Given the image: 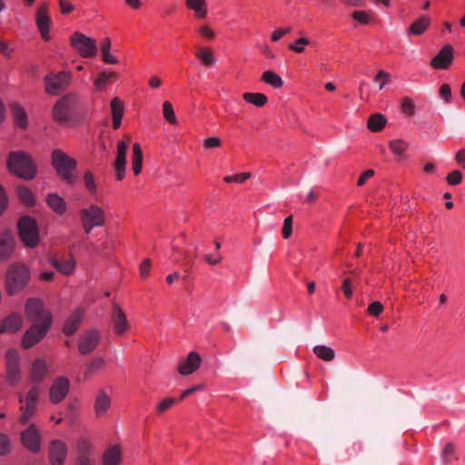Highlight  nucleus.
I'll return each mask as SVG.
<instances>
[{"instance_id":"f257e3e1","label":"nucleus","mask_w":465,"mask_h":465,"mask_svg":"<svg viewBox=\"0 0 465 465\" xmlns=\"http://www.w3.org/2000/svg\"><path fill=\"white\" fill-rule=\"evenodd\" d=\"M6 166L11 173L25 180H33L37 174V166L33 157L22 150L8 154Z\"/></svg>"},{"instance_id":"f03ea898","label":"nucleus","mask_w":465,"mask_h":465,"mask_svg":"<svg viewBox=\"0 0 465 465\" xmlns=\"http://www.w3.org/2000/svg\"><path fill=\"white\" fill-rule=\"evenodd\" d=\"M30 280L29 267L24 263H12L5 274V289L9 295L21 292Z\"/></svg>"},{"instance_id":"7ed1b4c3","label":"nucleus","mask_w":465,"mask_h":465,"mask_svg":"<svg viewBox=\"0 0 465 465\" xmlns=\"http://www.w3.org/2000/svg\"><path fill=\"white\" fill-rule=\"evenodd\" d=\"M51 164L57 175L64 181L74 183L75 182L74 170L76 161L61 149H54L51 153Z\"/></svg>"},{"instance_id":"20e7f679","label":"nucleus","mask_w":465,"mask_h":465,"mask_svg":"<svg viewBox=\"0 0 465 465\" xmlns=\"http://www.w3.org/2000/svg\"><path fill=\"white\" fill-rule=\"evenodd\" d=\"M79 217L82 227L87 233L95 228L104 226L106 223L104 209L95 203H90L82 208L79 212Z\"/></svg>"},{"instance_id":"39448f33","label":"nucleus","mask_w":465,"mask_h":465,"mask_svg":"<svg viewBox=\"0 0 465 465\" xmlns=\"http://www.w3.org/2000/svg\"><path fill=\"white\" fill-rule=\"evenodd\" d=\"M40 396L41 389L37 386H33L24 396L21 395L19 397V401L22 403L20 406L21 416L19 419L21 423H28L35 415Z\"/></svg>"},{"instance_id":"423d86ee","label":"nucleus","mask_w":465,"mask_h":465,"mask_svg":"<svg viewBox=\"0 0 465 465\" xmlns=\"http://www.w3.org/2000/svg\"><path fill=\"white\" fill-rule=\"evenodd\" d=\"M25 316L34 323L51 325L52 316L44 308V302L39 298H30L25 306Z\"/></svg>"},{"instance_id":"0eeeda50","label":"nucleus","mask_w":465,"mask_h":465,"mask_svg":"<svg viewBox=\"0 0 465 465\" xmlns=\"http://www.w3.org/2000/svg\"><path fill=\"white\" fill-rule=\"evenodd\" d=\"M18 231L22 242L26 247L34 248L39 242V232L35 220L24 216L18 223Z\"/></svg>"},{"instance_id":"6e6552de","label":"nucleus","mask_w":465,"mask_h":465,"mask_svg":"<svg viewBox=\"0 0 465 465\" xmlns=\"http://www.w3.org/2000/svg\"><path fill=\"white\" fill-rule=\"evenodd\" d=\"M72 81V74L68 71L52 73L44 78L45 92L50 95H58L65 90Z\"/></svg>"},{"instance_id":"1a4fd4ad","label":"nucleus","mask_w":465,"mask_h":465,"mask_svg":"<svg viewBox=\"0 0 465 465\" xmlns=\"http://www.w3.org/2000/svg\"><path fill=\"white\" fill-rule=\"evenodd\" d=\"M70 43L84 58H93L97 54L98 48L95 40L84 34L79 32L73 34Z\"/></svg>"},{"instance_id":"9d476101","label":"nucleus","mask_w":465,"mask_h":465,"mask_svg":"<svg viewBox=\"0 0 465 465\" xmlns=\"http://www.w3.org/2000/svg\"><path fill=\"white\" fill-rule=\"evenodd\" d=\"M21 357L15 349H10L5 354L6 362V381L11 386L17 385L22 379V370L20 367Z\"/></svg>"},{"instance_id":"9b49d317","label":"nucleus","mask_w":465,"mask_h":465,"mask_svg":"<svg viewBox=\"0 0 465 465\" xmlns=\"http://www.w3.org/2000/svg\"><path fill=\"white\" fill-rule=\"evenodd\" d=\"M51 325L34 323L24 334L21 345L29 349L37 344L46 334Z\"/></svg>"},{"instance_id":"f8f14e48","label":"nucleus","mask_w":465,"mask_h":465,"mask_svg":"<svg viewBox=\"0 0 465 465\" xmlns=\"http://www.w3.org/2000/svg\"><path fill=\"white\" fill-rule=\"evenodd\" d=\"M70 390V381L64 377L61 376L54 380L49 388V400L54 404L62 402L67 396Z\"/></svg>"},{"instance_id":"ddd939ff","label":"nucleus","mask_w":465,"mask_h":465,"mask_svg":"<svg viewBox=\"0 0 465 465\" xmlns=\"http://www.w3.org/2000/svg\"><path fill=\"white\" fill-rule=\"evenodd\" d=\"M68 454L66 443L61 440H51L48 446V459L51 465H64Z\"/></svg>"},{"instance_id":"4468645a","label":"nucleus","mask_w":465,"mask_h":465,"mask_svg":"<svg viewBox=\"0 0 465 465\" xmlns=\"http://www.w3.org/2000/svg\"><path fill=\"white\" fill-rule=\"evenodd\" d=\"M35 23L41 37L45 41H49L51 39L50 26L52 25V19L45 5L37 7L35 14Z\"/></svg>"},{"instance_id":"2eb2a0df","label":"nucleus","mask_w":465,"mask_h":465,"mask_svg":"<svg viewBox=\"0 0 465 465\" xmlns=\"http://www.w3.org/2000/svg\"><path fill=\"white\" fill-rule=\"evenodd\" d=\"M202 364V357L196 351H191L183 358L177 366L178 372L183 376H188L195 372Z\"/></svg>"},{"instance_id":"dca6fc26","label":"nucleus","mask_w":465,"mask_h":465,"mask_svg":"<svg viewBox=\"0 0 465 465\" xmlns=\"http://www.w3.org/2000/svg\"><path fill=\"white\" fill-rule=\"evenodd\" d=\"M130 138L127 137V141H119L116 148V157L114 161V170L117 180L121 181L125 176L126 171V153L128 148V143Z\"/></svg>"},{"instance_id":"f3484780","label":"nucleus","mask_w":465,"mask_h":465,"mask_svg":"<svg viewBox=\"0 0 465 465\" xmlns=\"http://www.w3.org/2000/svg\"><path fill=\"white\" fill-rule=\"evenodd\" d=\"M23 445L32 452L40 450V431L35 424H31L26 430L21 432Z\"/></svg>"},{"instance_id":"a211bd4d","label":"nucleus","mask_w":465,"mask_h":465,"mask_svg":"<svg viewBox=\"0 0 465 465\" xmlns=\"http://www.w3.org/2000/svg\"><path fill=\"white\" fill-rule=\"evenodd\" d=\"M75 98L76 96L74 94L64 95L55 103L53 110L55 122L64 123L68 120L69 108Z\"/></svg>"},{"instance_id":"6ab92c4d","label":"nucleus","mask_w":465,"mask_h":465,"mask_svg":"<svg viewBox=\"0 0 465 465\" xmlns=\"http://www.w3.org/2000/svg\"><path fill=\"white\" fill-rule=\"evenodd\" d=\"M101 339L100 332L96 330H90L85 331L79 342L78 349L82 354L90 353L99 343Z\"/></svg>"},{"instance_id":"aec40b11","label":"nucleus","mask_w":465,"mask_h":465,"mask_svg":"<svg viewBox=\"0 0 465 465\" xmlns=\"http://www.w3.org/2000/svg\"><path fill=\"white\" fill-rule=\"evenodd\" d=\"M453 48L450 45H444L431 60L430 65L435 69H447L453 61Z\"/></svg>"},{"instance_id":"412c9836","label":"nucleus","mask_w":465,"mask_h":465,"mask_svg":"<svg viewBox=\"0 0 465 465\" xmlns=\"http://www.w3.org/2000/svg\"><path fill=\"white\" fill-rule=\"evenodd\" d=\"M48 372V363L45 359H35L31 366L29 371V380L34 384H38L44 381Z\"/></svg>"},{"instance_id":"4be33fe9","label":"nucleus","mask_w":465,"mask_h":465,"mask_svg":"<svg viewBox=\"0 0 465 465\" xmlns=\"http://www.w3.org/2000/svg\"><path fill=\"white\" fill-rule=\"evenodd\" d=\"M123 460V448L119 444L109 445L102 454V465H120Z\"/></svg>"},{"instance_id":"5701e85b","label":"nucleus","mask_w":465,"mask_h":465,"mask_svg":"<svg viewBox=\"0 0 465 465\" xmlns=\"http://www.w3.org/2000/svg\"><path fill=\"white\" fill-rule=\"evenodd\" d=\"M112 406L111 396L104 391L97 393L94 402V412L97 417H104Z\"/></svg>"},{"instance_id":"b1692460","label":"nucleus","mask_w":465,"mask_h":465,"mask_svg":"<svg viewBox=\"0 0 465 465\" xmlns=\"http://www.w3.org/2000/svg\"><path fill=\"white\" fill-rule=\"evenodd\" d=\"M74 450L76 456L85 455L94 459L95 453V447L92 440L86 436H80L76 439L74 443Z\"/></svg>"},{"instance_id":"393cba45","label":"nucleus","mask_w":465,"mask_h":465,"mask_svg":"<svg viewBox=\"0 0 465 465\" xmlns=\"http://www.w3.org/2000/svg\"><path fill=\"white\" fill-rule=\"evenodd\" d=\"M186 8L194 14L199 20L204 19L209 14L207 0H184Z\"/></svg>"},{"instance_id":"a878e982","label":"nucleus","mask_w":465,"mask_h":465,"mask_svg":"<svg viewBox=\"0 0 465 465\" xmlns=\"http://www.w3.org/2000/svg\"><path fill=\"white\" fill-rule=\"evenodd\" d=\"M23 319L20 314H11L0 323V332L13 333L20 330Z\"/></svg>"},{"instance_id":"bb28decb","label":"nucleus","mask_w":465,"mask_h":465,"mask_svg":"<svg viewBox=\"0 0 465 465\" xmlns=\"http://www.w3.org/2000/svg\"><path fill=\"white\" fill-rule=\"evenodd\" d=\"M113 323L114 331L118 334H124L129 329V322L127 321L126 315L124 312L118 306H115L114 309Z\"/></svg>"},{"instance_id":"cd10ccee","label":"nucleus","mask_w":465,"mask_h":465,"mask_svg":"<svg viewBox=\"0 0 465 465\" xmlns=\"http://www.w3.org/2000/svg\"><path fill=\"white\" fill-rule=\"evenodd\" d=\"M15 249V241L12 234L5 232L0 237V259L7 260Z\"/></svg>"},{"instance_id":"c85d7f7f","label":"nucleus","mask_w":465,"mask_h":465,"mask_svg":"<svg viewBox=\"0 0 465 465\" xmlns=\"http://www.w3.org/2000/svg\"><path fill=\"white\" fill-rule=\"evenodd\" d=\"M110 107L113 118V128L118 129L121 125V122L124 113V103L118 97H114L111 101Z\"/></svg>"},{"instance_id":"c756f323","label":"nucleus","mask_w":465,"mask_h":465,"mask_svg":"<svg viewBox=\"0 0 465 465\" xmlns=\"http://www.w3.org/2000/svg\"><path fill=\"white\" fill-rule=\"evenodd\" d=\"M46 203L52 211L58 215H63L66 211L67 206L64 199L55 193H49L46 196Z\"/></svg>"},{"instance_id":"7c9ffc66","label":"nucleus","mask_w":465,"mask_h":465,"mask_svg":"<svg viewBox=\"0 0 465 465\" xmlns=\"http://www.w3.org/2000/svg\"><path fill=\"white\" fill-rule=\"evenodd\" d=\"M83 317L84 312L82 310L74 311L65 321L64 332L67 335H72L78 329Z\"/></svg>"},{"instance_id":"2f4dec72","label":"nucleus","mask_w":465,"mask_h":465,"mask_svg":"<svg viewBox=\"0 0 465 465\" xmlns=\"http://www.w3.org/2000/svg\"><path fill=\"white\" fill-rule=\"evenodd\" d=\"M11 111L15 124L25 129L28 125V116L24 107L20 104L15 103L11 105Z\"/></svg>"},{"instance_id":"473e14b6","label":"nucleus","mask_w":465,"mask_h":465,"mask_svg":"<svg viewBox=\"0 0 465 465\" xmlns=\"http://www.w3.org/2000/svg\"><path fill=\"white\" fill-rule=\"evenodd\" d=\"M132 170L135 175L141 173L143 163V154L141 145L137 143L132 146Z\"/></svg>"},{"instance_id":"72a5a7b5","label":"nucleus","mask_w":465,"mask_h":465,"mask_svg":"<svg viewBox=\"0 0 465 465\" xmlns=\"http://www.w3.org/2000/svg\"><path fill=\"white\" fill-rule=\"evenodd\" d=\"M387 118L380 113L371 114L367 121V128L372 133L381 132L387 124Z\"/></svg>"},{"instance_id":"f704fd0d","label":"nucleus","mask_w":465,"mask_h":465,"mask_svg":"<svg viewBox=\"0 0 465 465\" xmlns=\"http://www.w3.org/2000/svg\"><path fill=\"white\" fill-rule=\"evenodd\" d=\"M115 76V73L109 70H104L98 74L94 81V85L96 91L103 92L105 90L106 85Z\"/></svg>"},{"instance_id":"c9c22d12","label":"nucleus","mask_w":465,"mask_h":465,"mask_svg":"<svg viewBox=\"0 0 465 465\" xmlns=\"http://www.w3.org/2000/svg\"><path fill=\"white\" fill-rule=\"evenodd\" d=\"M51 264L61 273L64 275H71L75 269V260L70 258L64 261L52 260Z\"/></svg>"},{"instance_id":"e433bc0d","label":"nucleus","mask_w":465,"mask_h":465,"mask_svg":"<svg viewBox=\"0 0 465 465\" xmlns=\"http://www.w3.org/2000/svg\"><path fill=\"white\" fill-rule=\"evenodd\" d=\"M262 81L275 89L282 88L284 84L282 78L272 70L264 71L262 74Z\"/></svg>"},{"instance_id":"4c0bfd02","label":"nucleus","mask_w":465,"mask_h":465,"mask_svg":"<svg viewBox=\"0 0 465 465\" xmlns=\"http://www.w3.org/2000/svg\"><path fill=\"white\" fill-rule=\"evenodd\" d=\"M430 18L422 15L416 19L409 27L408 34L414 35H422L430 25Z\"/></svg>"},{"instance_id":"58836bf2","label":"nucleus","mask_w":465,"mask_h":465,"mask_svg":"<svg viewBox=\"0 0 465 465\" xmlns=\"http://www.w3.org/2000/svg\"><path fill=\"white\" fill-rule=\"evenodd\" d=\"M314 354L324 361H331L335 359L336 353L334 350L326 345H316L313 347Z\"/></svg>"},{"instance_id":"ea45409f","label":"nucleus","mask_w":465,"mask_h":465,"mask_svg":"<svg viewBox=\"0 0 465 465\" xmlns=\"http://www.w3.org/2000/svg\"><path fill=\"white\" fill-rule=\"evenodd\" d=\"M242 97L245 102L257 107H262L268 102L267 96L261 93H245Z\"/></svg>"},{"instance_id":"a19ab883","label":"nucleus","mask_w":465,"mask_h":465,"mask_svg":"<svg viewBox=\"0 0 465 465\" xmlns=\"http://www.w3.org/2000/svg\"><path fill=\"white\" fill-rule=\"evenodd\" d=\"M196 56L200 60L201 64L204 65L211 66L216 63L213 52L208 48H200L196 53Z\"/></svg>"},{"instance_id":"79ce46f5","label":"nucleus","mask_w":465,"mask_h":465,"mask_svg":"<svg viewBox=\"0 0 465 465\" xmlns=\"http://www.w3.org/2000/svg\"><path fill=\"white\" fill-rule=\"evenodd\" d=\"M20 200L28 206L35 204V196L32 191L26 186H18L16 189Z\"/></svg>"},{"instance_id":"37998d69","label":"nucleus","mask_w":465,"mask_h":465,"mask_svg":"<svg viewBox=\"0 0 465 465\" xmlns=\"http://www.w3.org/2000/svg\"><path fill=\"white\" fill-rule=\"evenodd\" d=\"M389 147L394 154L402 157L409 147V143L402 139H396L389 143Z\"/></svg>"},{"instance_id":"c03bdc74","label":"nucleus","mask_w":465,"mask_h":465,"mask_svg":"<svg viewBox=\"0 0 465 465\" xmlns=\"http://www.w3.org/2000/svg\"><path fill=\"white\" fill-rule=\"evenodd\" d=\"M163 114L164 119L173 125H176L178 124L173 107L169 101H164L163 103Z\"/></svg>"},{"instance_id":"a18cd8bd","label":"nucleus","mask_w":465,"mask_h":465,"mask_svg":"<svg viewBox=\"0 0 465 465\" xmlns=\"http://www.w3.org/2000/svg\"><path fill=\"white\" fill-rule=\"evenodd\" d=\"M310 44V40L306 37H300L288 45V48L297 54L304 51L306 45Z\"/></svg>"},{"instance_id":"49530a36","label":"nucleus","mask_w":465,"mask_h":465,"mask_svg":"<svg viewBox=\"0 0 465 465\" xmlns=\"http://www.w3.org/2000/svg\"><path fill=\"white\" fill-rule=\"evenodd\" d=\"M352 18L361 25H368L371 22V15L367 11H354Z\"/></svg>"},{"instance_id":"de8ad7c7","label":"nucleus","mask_w":465,"mask_h":465,"mask_svg":"<svg viewBox=\"0 0 465 465\" xmlns=\"http://www.w3.org/2000/svg\"><path fill=\"white\" fill-rule=\"evenodd\" d=\"M250 177H251L250 173H240L233 174V175H227L224 177L223 180L225 183H242L245 182L246 180H248Z\"/></svg>"},{"instance_id":"09e8293b","label":"nucleus","mask_w":465,"mask_h":465,"mask_svg":"<svg viewBox=\"0 0 465 465\" xmlns=\"http://www.w3.org/2000/svg\"><path fill=\"white\" fill-rule=\"evenodd\" d=\"M389 80L390 74L384 70H380L374 77V81L380 84V90L384 88V86L389 83Z\"/></svg>"},{"instance_id":"8fccbe9b","label":"nucleus","mask_w":465,"mask_h":465,"mask_svg":"<svg viewBox=\"0 0 465 465\" xmlns=\"http://www.w3.org/2000/svg\"><path fill=\"white\" fill-rule=\"evenodd\" d=\"M402 113L411 116L415 114V104L413 101L408 97L404 98L401 103Z\"/></svg>"},{"instance_id":"3c124183","label":"nucleus","mask_w":465,"mask_h":465,"mask_svg":"<svg viewBox=\"0 0 465 465\" xmlns=\"http://www.w3.org/2000/svg\"><path fill=\"white\" fill-rule=\"evenodd\" d=\"M105 365V359L104 357H97L92 360L87 367V371L93 373Z\"/></svg>"},{"instance_id":"603ef678","label":"nucleus","mask_w":465,"mask_h":465,"mask_svg":"<svg viewBox=\"0 0 465 465\" xmlns=\"http://www.w3.org/2000/svg\"><path fill=\"white\" fill-rule=\"evenodd\" d=\"M442 460L444 462H450L454 459L455 447L451 443H448L442 450Z\"/></svg>"},{"instance_id":"864d4df0","label":"nucleus","mask_w":465,"mask_h":465,"mask_svg":"<svg viewBox=\"0 0 465 465\" xmlns=\"http://www.w3.org/2000/svg\"><path fill=\"white\" fill-rule=\"evenodd\" d=\"M291 31H292V28L290 26L277 28L272 32L271 40L272 42H278L285 35L289 34Z\"/></svg>"},{"instance_id":"5fc2aeb1","label":"nucleus","mask_w":465,"mask_h":465,"mask_svg":"<svg viewBox=\"0 0 465 465\" xmlns=\"http://www.w3.org/2000/svg\"><path fill=\"white\" fill-rule=\"evenodd\" d=\"M175 403V400L173 398L163 399L156 406V412L163 413L169 410Z\"/></svg>"},{"instance_id":"6e6d98bb","label":"nucleus","mask_w":465,"mask_h":465,"mask_svg":"<svg viewBox=\"0 0 465 465\" xmlns=\"http://www.w3.org/2000/svg\"><path fill=\"white\" fill-rule=\"evenodd\" d=\"M447 182L450 185H458L462 181V173L459 170H454L447 175Z\"/></svg>"},{"instance_id":"4d7b16f0","label":"nucleus","mask_w":465,"mask_h":465,"mask_svg":"<svg viewBox=\"0 0 465 465\" xmlns=\"http://www.w3.org/2000/svg\"><path fill=\"white\" fill-rule=\"evenodd\" d=\"M205 149L219 148L222 145V140L217 136H212L203 141Z\"/></svg>"},{"instance_id":"13d9d810","label":"nucleus","mask_w":465,"mask_h":465,"mask_svg":"<svg viewBox=\"0 0 465 465\" xmlns=\"http://www.w3.org/2000/svg\"><path fill=\"white\" fill-rule=\"evenodd\" d=\"M282 233L284 239L291 237L292 233V217L289 216L284 219Z\"/></svg>"},{"instance_id":"bf43d9fd","label":"nucleus","mask_w":465,"mask_h":465,"mask_svg":"<svg viewBox=\"0 0 465 465\" xmlns=\"http://www.w3.org/2000/svg\"><path fill=\"white\" fill-rule=\"evenodd\" d=\"M368 314L378 317L383 312V305L380 302H373L368 306Z\"/></svg>"},{"instance_id":"052dcab7","label":"nucleus","mask_w":465,"mask_h":465,"mask_svg":"<svg viewBox=\"0 0 465 465\" xmlns=\"http://www.w3.org/2000/svg\"><path fill=\"white\" fill-rule=\"evenodd\" d=\"M152 262L150 259H144L139 266V273L143 279L147 278L151 270Z\"/></svg>"},{"instance_id":"680f3d73","label":"nucleus","mask_w":465,"mask_h":465,"mask_svg":"<svg viewBox=\"0 0 465 465\" xmlns=\"http://www.w3.org/2000/svg\"><path fill=\"white\" fill-rule=\"evenodd\" d=\"M84 182L86 189L89 192H95L96 190V183L94 178V175L91 173H86L84 176Z\"/></svg>"},{"instance_id":"e2e57ef3","label":"nucleus","mask_w":465,"mask_h":465,"mask_svg":"<svg viewBox=\"0 0 465 465\" xmlns=\"http://www.w3.org/2000/svg\"><path fill=\"white\" fill-rule=\"evenodd\" d=\"M440 96L445 103L451 101V90L449 84H443L440 88Z\"/></svg>"},{"instance_id":"0e129e2a","label":"nucleus","mask_w":465,"mask_h":465,"mask_svg":"<svg viewBox=\"0 0 465 465\" xmlns=\"http://www.w3.org/2000/svg\"><path fill=\"white\" fill-rule=\"evenodd\" d=\"M197 32L207 39H213L214 31L207 25H202L197 28Z\"/></svg>"},{"instance_id":"69168bd1","label":"nucleus","mask_w":465,"mask_h":465,"mask_svg":"<svg viewBox=\"0 0 465 465\" xmlns=\"http://www.w3.org/2000/svg\"><path fill=\"white\" fill-rule=\"evenodd\" d=\"M10 450V441L6 435L0 433V455H5Z\"/></svg>"},{"instance_id":"338daca9","label":"nucleus","mask_w":465,"mask_h":465,"mask_svg":"<svg viewBox=\"0 0 465 465\" xmlns=\"http://www.w3.org/2000/svg\"><path fill=\"white\" fill-rule=\"evenodd\" d=\"M59 6L64 15H68L74 9V5L69 0H60Z\"/></svg>"},{"instance_id":"774afa93","label":"nucleus","mask_w":465,"mask_h":465,"mask_svg":"<svg viewBox=\"0 0 465 465\" xmlns=\"http://www.w3.org/2000/svg\"><path fill=\"white\" fill-rule=\"evenodd\" d=\"M75 465H94V459L85 455L76 456Z\"/></svg>"}]
</instances>
